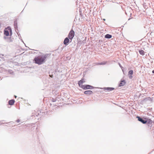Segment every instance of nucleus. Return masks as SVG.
I'll return each mask as SVG.
<instances>
[{
  "label": "nucleus",
  "instance_id": "f257e3e1",
  "mask_svg": "<svg viewBox=\"0 0 154 154\" xmlns=\"http://www.w3.org/2000/svg\"><path fill=\"white\" fill-rule=\"evenodd\" d=\"M47 55L45 54L41 57L38 56L35 57L34 59L35 62L38 65L42 64L45 62V60L47 57Z\"/></svg>",
  "mask_w": 154,
  "mask_h": 154
},
{
  "label": "nucleus",
  "instance_id": "f03ea898",
  "mask_svg": "<svg viewBox=\"0 0 154 154\" xmlns=\"http://www.w3.org/2000/svg\"><path fill=\"white\" fill-rule=\"evenodd\" d=\"M137 118L138 119V120L140 121V122H141L143 124H146L147 122H148V123H149L150 122L149 121H150V120H146V119L140 117V116H137Z\"/></svg>",
  "mask_w": 154,
  "mask_h": 154
},
{
  "label": "nucleus",
  "instance_id": "7ed1b4c3",
  "mask_svg": "<svg viewBox=\"0 0 154 154\" xmlns=\"http://www.w3.org/2000/svg\"><path fill=\"white\" fill-rule=\"evenodd\" d=\"M81 88L84 90L92 89L94 88V87L88 85H82Z\"/></svg>",
  "mask_w": 154,
  "mask_h": 154
},
{
  "label": "nucleus",
  "instance_id": "20e7f679",
  "mask_svg": "<svg viewBox=\"0 0 154 154\" xmlns=\"http://www.w3.org/2000/svg\"><path fill=\"white\" fill-rule=\"evenodd\" d=\"M74 31L72 29L70 31L68 35V37L70 39L72 40L74 36Z\"/></svg>",
  "mask_w": 154,
  "mask_h": 154
},
{
  "label": "nucleus",
  "instance_id": "39448f33",
  "mask_svg": "<svg viewBox=\"0 0 154 154\" xmlns=\"http://www.w3.org/2000/svg\"><path fill=\"white\" fill-rule=\"evenodd\" d=\"M69 38L67 37L65 38L63 42V44L66 45H67L69 41Z\"/></svg>",
  "mask_w": 154,
  "mask_h": 154
},
{
  "label": "nucleus",
  "instance_id": "423d86ee",
  "mask_svg": "<svg viewBox=\"0 0 154 154\" xmlns=\"http://www.w3.org/2000/svg\"><path fill=\"white\" fill-rule=\"evenodd\" d=\"M93 93L92 91L91 90H88L84 91V93L86 95H91Z\"/></svg>",
  "mask_w": 154,
  "mask_h": 154
},
{
  "label": "nucleus",
  "instance_id": "0eeeda50",
  "mask_svg": "<svg viewBox=\"0 0 154 154\" xmlns=\"http://www.w3.org/2000/svg\"><path fill=\"white\" fill-rule=\"evenodd\" d=\"M4 34L7 36H8L9 35V30L7 29V28L5 29L4 31Z\"/></svg>",
  "mask_w": 154,
  "mask_h": 154
},
{
  "label": "nucleus",
  "instance_id": "6e6552de",
  "mask_svg": "<svg viewBox=\"0 0 154 154\" xmlns=\"http://www.w3.org/2000/svg\"><path fill=\"white\" fill-rule=\"evenodd\" d=\"M103 89L105 90L108 91H111L113 90L114 89V88H110V87H104Z\"/></svg>",
  "mask_w": 154,
  "mask_h": 154
},
{
  "label": "nucleus",
  "instance_id": "1a4fd4ad",
  "mask_svg": "<svg viewBox=\"0 0 154 154\" xmlns=\"http://www.w3.org/2000/svg\"><path fill=\"white\" fill-rule=\"evenodd\" d=\"M125 84V80H123L121 81L119 84V86H124Z\"/></svg>",
  "mask_w": 154,
  "mask_h": 154
},
{
  "label": "nucleus",
  "instance_id": "9d476101",
  "mask_svg": "<svg viewBox=\"0 0 154 154\" xmlns=\"http://www.w3.org/2000/svg\"><path fill=\"white\" fill-rule=\"evenodd\" d=\"M84 82H85V81L83 79H82L78 82V84L79 86L81 87V85H82Z\"/></svg>",
  "mask_w": 154,
  "mask_h": 154
},
{
  "label": "nucleus",
  "instance_id": "9b49d317",
  "mask_svg": "<svg viewBox=\"0 0 154 154\" xmlns=\"http://www.w3.org/2000/svg\"><path fill=\"white\" fill-rule=\"evenodd\" d=\"M14 102L15 101L14 100H11L9 101L8 103L9 105H12L14 104Z\"/></svg>",
  "mask_w": 154,
  "mask_h": 154
},
{
  "label": "nucleus",
  "instance_id": "f8f14e48",
  "mask_svg": "<svg viewBox=\"0 0 154 154\" xmlns=\"http://www.w3.org/2000/svg\"><path fill=\"white\" fill-rule=\"evenodd\" d=\"M14 28L15 30L17 29V20H15L14 23Z\"/></svg>",
  "mask_w": 154,
  "mask_h": 154
},
{
  "label": "nucleus",
  "instance_id": "ddd939ff",
  "mask_svg": "<svg viewBox=\"0 0 154 154\" xmlns=\"http://www.w3.org/2000/svg\"><path fill=\"white\" fill-rule=\"evenodd\" d=\"M106 63H107L106 61H104L100 63H97L96 64L97 65H103L106 64Z\"/></svg>",
  "mask_w": 154,
  "mask_h": 154
},
{
  "label": "nucleus",
  "instance_id": "4468645a",
  "mask_svg": "<svg viewBox=\"0 0 154 154\" xmlns=\"http://www.w3.org/2000/svg\"><path fill=\"white\" fill-rule=\"evenodd\" d=\"M112 37V35L109 34H107L105 36V37L106 38H110Z\"/></svg>",
  "mask_w": 154,
  "mask_h": 154
},
{
  "label": "nucleus",
  "instance_id": "2eb2a0df",
  "mask_svg": "<svg viewBox=\"0 0 154 154\" xmlns=\"http://www.w3.org/2000/svg\"><path fill=\"white\" fill-rule=\"evenodd\" d=\"M7 29H8L9 31V33H10V35H12V30L11 29L10 27H8L7 28Z\"/></svg>",
  "mask_w": 154,
  "mask_h": 154
},
{
  "label": "nucleus",
  "instance_id": "dca6fc26",
  "mask_svg": "<svg viewBox=\"0 0 154 154\" xmlns=\"http://www.w3.org/2000/svg\"><path fill=\"white\" fill-rule=\"evenodd\" d=\"M139 52L140 54L142 55H144V51L143 50H139Z\"/></svg>",
  "mask_w": 154,
  "mask_h": 154
},
{
  "label": "nucleus",
  "instance_id": "f3484780",
  "mask_svg": "<svg viewBox=\"0 0 154 154\" xmlns=\"http://www.w3.org/2000/svg\"><path fill=\"white\" fill-rule=\"evenodd\" d=\"M133 73V71L132 70H131L129 71L128 72V75H132Z\"/></svg>",
  "mask_w": 154,
  "mask_h": 154
},
{
  "label": "nucleus",
  "instance_id": "a211bd4d",
  "mask_svg": "<svg viewBox=\"0 0 154 154\" xmlns=\"http://www.w3.org/2000/svg\"><path fill=\"white\" fill-rule=\"evenodd\" d=\"M7 41L8 42H11L12 41L11 38L10 37L9 38H8Z\"/></svg>",
  "mask_w": 154,
  "mask_h": 154
},
{
  "label": "nucleus",
  "instance_id": "6ab92c4d",
  "mask_svg": "<svg viewBox=\"0 0 154 154\" xmlns=\"http://www.w3.org/2000/svg\"><path fill=\"white\" fill-rule=\"evenodd\" d=\"M51 100L52 102H56V100L55 99L52 98L51 99Z\"/></svg>",
  "mask_w": 154,
  "mask_h": 154
},
{
  "label": "nucleus",
  "instance_id": "aec40b11",
  "mask_svg": "<svg viewBox=\"0 0 154 154\" xmlns=\"http://www.w3.org/2000/svg\"><path fill=\"white\" fill-rule=\"evenodd\" d=\"M129 76V78L131 79L133 77V76H132V75H128Z\"/></svg>",
  "mask_w": 154,
  "mask_h": 154
},
{
  "label": "nucleus",
  "instance_id": "412c9836",
  "mask_svg": "<svg viewBox=\"0 0 154 154\" xmlns=\"http://www.w3.org/2000/svg\"><path fill=\"white\" fill-rule=\"evenodd\" d=\"M16 122H20V119H18L16 121Z\"/></svg>",
  "mask_w": 154,
  "mask_h": 154
},
{
  "label": "nucleus",
  "instance_id": "4be33fe9",
  "mask_svg": "<svg viewBox=\"0 0 154 154\" xmlns=\"http://www.w3.org/2000/svg\"><path fill=\"white\" fill-rule=\"evenodd\" d=\"M50 75V77H53V76H52L53 75Z\"/></svg>",
  "mask_w": 154,
  "mask_h": 154
},
{
  "label": "nucleus",
  "instance_id": "5701e85b",
  "mask_svg": "<svg viewBox=\"0 0 154 154\" xmlns=\"http://www.w3.org/2000/svg\"><path fill=\"white\" fill-rule=\"evenodd\" d=\"M153 73H154V69L152 72Z\"/></svg>",
  "mask_w": 154,
  "mask_h": 154
},
{
  "label": "nucleus",
  "instance_id": "b1692460",
  "mask_svg": "<svg viewBox=\"0 0 154 154\" xmlns=\"http://www.w3.org/2000/svg\"><path fill=\"white\" fill-rule=\"evenodd\" d=\"M14 97H15V98H16V97H17V96L15 95L14 96Z\"/></svg>",
  "mask_w": 154,
  "mask_h": 154
},
{
  "label": "nucleus",
  "instance_id": "393cba45",
  "mask_svg": "<svg viewBox=\"0 0 154 154\" xmlns=\"http://www.w3.org/2000/svg\"><path fill=\"white\" fill-rule=\"evenodd\" d=\"M103 20H105V19H103Z\"/></svg>",
  "mask_w": 154,
  "mask_h": 154
},
{
  "label": "nucleus",
  "instance_id": "a878e982",
  "mask_svg": "<svg viewBox=\"0 0 154 154\" xmlns=\"http://www.w3.org/2000/svg\"><path fill=\"white\" fill-rule=\"evenodd\" d=\"M4 38H6L5 37H4Z\"/></svg>",
  "mask_w": 154,
  "mask_h": 154
}]
</instances>
